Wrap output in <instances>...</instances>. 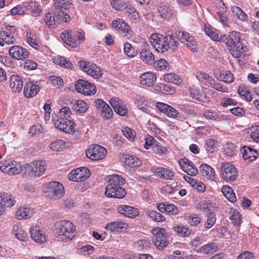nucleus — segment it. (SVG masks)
I'll return each instance as SVG.
<instances>
[{"instance_id": "c756f323", "label": "nucleus", "mask_w": 259, "mask_h": 259, "mask_svg": "<svg viewBox=\"0 0 259 259\" xmlns=\"http://www.w3.org/2000/svg\"><path fill=\"white\" fill-rule=\"evenodd\" d=\"M16 39L13 34L7 31H0V46H4L5 44L12 45L16 42Z\"/></svg>"}, {"instance_id": "c9c22d12", "label": "nucleus", "mask_w": 259, "mask_h": 259, "mask_svg": "<svg viewBox=\"0 0 259 259\" xmlns=\"http://www.w3.org/2000/svg\"><path fill=\"white\" fill-rule=\"evenodd\" d=\"M200 170L202 175L206 178L213 180L214 179V170L207 164H203L200 166Z\"/></svg>"}, {"instance_id": "09e8293b", "label": "nucleus", "mask_w": 259, "mask_h": 259, "mask_svg": "<svg viewBox=\"0 0 259 259\" xmlns=\"http://www.w3.org/2000/svg\"><path fill=\"white\" fill-rule=\"evenodd\" d=\"M163 79L168 82L179 85L182 82V79L176 74L167 73L164 75Z\"/></svg>"}, {"instance_id": "f704fd0d", "label": "nucleus", "mask_w": 259, "mask_h": 259, "mask_svg": "<svg viewBox=\"0 0 259 259\" xmlns=\"http://www.w3.org/2000/svg\"><path fill=\"white\" fill-rule=\"evenodd\" d=\"M71 104L73 109L79 113H84L89 108L88 105L83 100H74Z\"/></svg>"}, {"instance_id": "de8ad7c7", "label": "nucleus", "mask_w": 259, "mask_h": 259, "mask_svg": "<svg viewBox=\"0 0 259 259\" xmlns=\"http://www.w3.org/2000/svg\"><path fill=\"white\" fill-rule=\"evenodd\" d=\"M124 163L132 167L139 166L141 162L138 158L135 156L128 155L125 158Z\"/></svg>"}, {"instance_id": "ea45409f", "label": "nucleus", "mask_w": 259, "mask_h": 259, "mask_svg": "<svg viewBox=\"0 0 259 259\" xmlns=\"http://www.w3.org/2000/svg\"><path fill=\"white\" fill-rule=\"evenodd\" d=\"M13 232L15 237L21 241H25L28 238L27 234L18 225H15L13 226Z\"/></svg>"}, {"instance_id": "864d4df0", "label": "nucleus", "mask_w": 259, "mask_h": 259, "mask_svg": "<svg viewBox=\"0 0 259 259\" xmlns=\"http://www.w3.org/2000/svg\"><path fill=\"white\" fill-rule=\"evenodd\" d=\"M174 230L180 237L188 236L190 234L191 231L187 227L183 226H178L174 227Z\"/></svg>"}, {"instance_id": "6ab92c4d", "label": "nucleus", "mask_w": 259, "mask_h": 259, "mask_svg": "<svg viewBox=\"0 0 259 259\" xmlns=\"http://www.w3.org/2000/svg\"><path fill=\"white\" fill-rule=\"evenodd\" d=\"M156 107L161 112H163L169 117L177 118L179 117V112L167 104L158 102L156 104Z\"/></svg>"}, {"instance_id": "c03bdc74", "label": "nucleus", "mask_w": 259, "mask_h": 259, "mask_svg": "<svg viewBox=\"0 0 259 259\" xmlns=\"http://www.w3.org/2000/svg\"><path fill=\"white\" fill-rule=\"evenodd\" d=\"M231 11L234 15L240 21H246L248 20L247 15L240 8L237 6H232L231 7Z\"/></svg>"}, {"instance_id": "c85d7f7f", "label": "nucleus", "mask_w": 259, "mask_h": 259, "mask_svg": "<svg viewBox=\"0 0 259 259\" xmlns=\"http://www.w3.org/2000/svg\"><path fill=\"white\" fill-rule=\"evenodd\" d=\"M10 87L13 92L19 93L22 89L23 82L21 78L18 75H12L10 76Z\"/></svg>"}, {"instance_id": "b1692460", "label": "nucleus", "mask_w": 259, "mask_h": 259, "mask_svg": "<svg viewBox=\"0 0 259 259\" xmlns=\"http://www.w3.org/2000/svg\"><path fill=\"white\" fill-rule=\"evenodd\" d=\"M14 200L11 198V195L8 193L0 194V215L5 210L6 207H10L14 204Z\"/></svg>"}, {"instance_id": "f8f14e48", "label": "nucleus", "mask_w": 259, "mask_h": 259, "mask_svg": "<svg viewBox=\"0 0 259 259\" xmlns=\"http://www.w3.org/2000/svg\"><path fill=\"white\" fill-rule=\"evenodd\" d=\"M112 26L119 33L125 37L127 39H130L132 37L133 31L129 25L121 19L114 20L112 22Z\"/></svg>"}, {"instance_id": "5701e85b", "label": "nucleus", "mask_w": 259, "mask_h": 259, "mask_svg": "<svg viewBox=\"0 0 259 259\" xmlns=\"http://www.w3.org/2000/svg\"><path fill=\"white\" fill-rule=\"evenodd\" d=\"M30 234L31 238L37 242L42 243L47 241L44 233L37 226L30 228Z\"/></svg>"}, {"instance_id": "37998d69", "label": "nucleus", "mask_w": 259, "mask_h": 259, "mask_svg": "<svg viewBox=\"0 0 259 259\" xmlns=\"http://www.w3.org/2000/svg\"><path fill=\"white\" fill-rule=\"evenodd\" d=\"M55 9L69 10L72 7V3L71 0H56L54 3Z\"/></svg>"}, {"instance_id": "aec40b11", "label": "nucleus", "mask_w": 259, "mask_h": 259, "mask_svg": "<svg viewBox=\"0 0 259 259\" xmlns=\"http://www.w3.org/2000/svg\"><path fill=\"white\" fill-rule=\"evenodd\" d=\"M109 103L117 114L121 116H125L127 113V109L122 100L118 98H112L110 100Z\"/></svg>"}, {"instance_id": "473e14b6", "label": "nucleus", "mask_w": 259, "mask_h": 259, "mask_svg": "<svg viewBox=\"0 0 259 259\" xmlns=\"http://www.w3.org/2000/svg\"><path fill=\"white\" fill-rule=\"evenodd\" d=\"M156 77L155 74L148 72L145 73L140 76L141 84L150 87L156 81Z\"/></svg>"}, {"instance_id": "3c124183", "label": "nucleus", "mask_w": 259, "mask_h": 259, "mask_svg": "<svg viewBox=\"0 0 259 259\" xmlns=\"http://www.w3.org/2000/svg\"><path fill=\"white\" fill-rule=\"evenodd\" d=\"M124 53L130 58L135 57L138 54V51L131 44L126 42L124 45Z\"/></svg>"}, {"instance_id": "4c0bfd02", "label": "nucleus", "mask_w": 259, "mask_h": 259, "mask_svg": "<svg viewBox=\"0 0 259 259\" xmlns=\"http://www.w3.org/2000/svg\"><path fill=\"white\" fill-rule=\"evenodd\" d=\"M32 210L27 207H21L16 212V218L18 220L27 219L32 216Z\"/></svg>"}, {"instance_id": "2f4dec72", "label": "nucleus", "mask_w": 259, "mask_h": 259, "mask_svg": "<svg viewBox=\"0 0 259 259\" xmlns=\"http://www.w3.org/2000/svg\"><path fill=\"white\" fill-rule=\"evenodd\" d=\"M242 154L244 159L248 160L249 161L255 160L258 155L257 152L255 150L247 146H244L243 148Z\"/></svg>"}, {"instance_id": "79ce46f5", "label": "nucleus", "mask_w": 259, "mask_h": 259, "mask_svg": "<svg viewBox=\"0 0 259 259\" xmlns=\"http://www.w3.org/2000/svg\"><path fill=\"white\" fill-rule=\"evenodd\" d=\"M127 226L126 224L120 221L112 222L108 224L105 229L111 231H119L123 229H125Z\"/></svg>"}, {"instance_id": "e433bc0d", "label": "nucleus", "mask_w": 259, "mask_h": 259, "mask_svg": "<svg viewBox=\"0 0 259 259\" xmlns=\"http://www.w3.org/2000/svg\"><path fill=\"white\" fill-rule=\"evenodd\" d=\"M23 6L25 8L30 10L32 14L35 16H39L41 12L38 3L36 2H24L23 3Z\"/></svg>"}, {"instance_id": "bf43d9fd", "label": "nucleus", "mask_w": 259, "mask_h": 259, "mask_svg": "<svg viewBox=\"0 0 259 259\" xmlns=\"http://www.w3.org/2000/svg\"><path fill=\"white\" fill-rule=\"evenodd\" d=\"M207 222L204 224V227L206 228L209 229L212 227L215 223V215L212 212H208L207 214Z\"/></svg>"}, {"instance_id": "9d476101", "label": "nucleus", "mask_w": 259, "mask_h": 259, "mask_svg": "<svg viewBox=\"0 0 259 259\" xmlns=\"http://www.w3.org/2000/svg\"><path fill=\"white\" fill-rule=\"evenodd\" d=\"M75 87L77 92L84 95H94L96 92V88L94 84L81 79L76 81Z\"/></svg>"}, {"instance_id": "8fccbe9b", "label": "nucleus", "mask_w": 259, "mask_h": 259, "mask_svg": "<svg viewBox=\"0 0 259 259\" xmlns=\"http://www.w3.org/2000/svg\"><path fill=\"white\" fill-rule=\"evenodd\" d=\"M112 7L117 11H122L126 7L127 0H110Z\"/></svg>"}, {"instance_id": "20e7f679", "label": "nucleus", "mask_w": 259, "mask_h": 259, "mask_svg": "<svg viewBox=\"0 0 259 259\" xmlns=\"http://www.w3.org/2000/svg\"><path fill=\"white\" fill-rule=\"evenodd\" d=\"M25 174L32 177L42 176L47 169L46 162L43 160H36L29 164L26 163L23 166Z\"/></svg>"}, {"instance_id": "4468645a", "label": "nucleus", "mask_w": 259, "mask_h": 259, "mask_svg": "<svg viewBox=\"0 0 259 259\" xmlns=\"http://www.w3.org/2000/svg\"><path fill=\"white\" fill-rule=\"evenodd\" d=\"M56 127L65 133L70 134L74 132V123L71 120L59 117L55 122Z\"/></svg>"}, {"instance_id": "052dcab7", "label": "nucleus", "mask_w": 259, "mask_h": 259, "mask_svg": "<svg viewBox=\"0 0 259 259\" xmlns=\"http://www.w3.org/2000/svg\"><path fill=\"white\" fill-rule=\"evenodd\" d=\"M203 115L208 119L217 120L220 118L217 110H207L203 112Z\"/></svg>"}, {"instance_id": "e2e57ef3", "label": "nucleus", "mask_w": 259, "mask_h": 259, "mask_svg": "<svg viewBox=\"0 0 259 259\" xmlns=\"http://www.w3.org/2000/svg\"><path fill=\"white\" fill-rule=\"evenodd\" d=\"M159 37L162 38L161 34L153 33L149 38L150 43L156 51L159 42L160 41V38H159Z\"/></svg>"}, {"instance_id": "72a5a7b5", "label": "nucleus", "mask_w": 259, "mask_h": 259, "mask_svg": "<svg viewBox=\"0 0 259 259\" xmlns=\"http://www.w3.org/2000/svg\"><path fill=\"white\" fill-rule=\"evenodd\" d=\"M237 46L234 49H230V53L232 56L236 58L240 57L242 55H246L245 52L247 50L246 46H243L242 44L237 42Z\"/></svg>"}, {"instance_id": "cd10ccee", "label": "nucleus", "mask_w": 259, "mask_h": 259, "mask_svg": "<svg viewBox=\"0 0 259 259\" xmlns=\"http://www.w3.org/2000/svg\"><path fill=\"white\" fill-rule=\"evenodd\" d=\"M117 211L123 215L131 218H134L139 214L137 209L128 205L119 206Z\"/></svg>"}, {"instance_id": "13d9d810", "label": "nucleus", "mask_w": 259, "mask_h": 259, "mask_svg": "<svg viewBox=\"0 0 259 259\" xmlns=\"http://www.w3.org/2000/svg\"><path fill=\"white\" fill-rule=\"evenodd\" d=\"M218 142L213 139H208L206 141V149L208 152L212 153L217 150Z\"/></svg>"}, {"instance_id": "5fc2aeb1", "label": "nucleus", "mask_w": 259, "mask_h": 259, "mask_svg": "<svg viewBox=\"0 0 259 259\" xmlns=\"http://www.w3.org/2000/svg\"><path fill=\"white\" fill-rule=\"evenodd\" d=\"M146 213L151 219L155 221L161 222L165 220L164 217L156 211L149 210Z\"/></svg>"}, {"instance_id": "f3484780", "label": "nucleus", "mask_w": 259, "mask_h": 259, "mask_svg": "<svg viewBox=\"0 0 259 259\" xmlns=\"http://www.w3.org/2000/svg\"><path fill=\"white\" fill-rule=\"evenodd\" d=\"M239 33L232 31L231 35H224L220 37V40L224 42L229 48V50L231 49H234L237 46V42L240 40Z\"/></svg>"}, {"instance_id": "ddd939ff", "label": "nucleus", "mask_w": 259, "mask_h": 259, "mask_svg": "<svg viewBox=\"0 0 259 259\" xmlns=\"http://www.w3.org/2000/svg\"><path fill=\"white\" fill-rule=\"evenodd\" d=\"M0 169L9 175H17L22 170L20 164L15 161L5 160L0 162Z\"/></svg>"}, {"instance_id": "7c9ffc66", "label": "nucleus", "mask_w": 259, "mask_h": 259, "mask_svg": "<svg viewBox=\"0 0 259 259\" xmlns=\"http://www.w3.org/2000/svg\"><path fill=\"white\" fill-rule=\"evenodd\" d=\"M54 15L55 16L56 25L63 22H67L70 21V16L62 10L54 9Z\"/></svg>"}, {"instance_id": "603ef678", "label": "nucleus", "mask_w": 259, "mask_h": 259, "mask_svg": "<svg viewBox=\"0 0 259 259\" xmlns=\"http://www.w3.org/2000/svg\"><path fill=\"white\" fill-rule=\"evenodd\" d=\"M27 40L28 44L35 49H38L39 45L36 36L31 33L27 32L26 34Z\"/></svg>"}, {"instance_id": "39448f33", "label": "nucleus", "mask_w": 259, "mask_h": 259, "mask_svg": "<svg viewBox=\"0 0 259 259\" xmlns=\"http://www.w3.org/2000/svg\"><path fill=\"white\" fill-rule=\"evenodd\" d=\"M61 37L65 44L72 47L78 46L84 39L81 33L68 30L61 33Z\"/></svg>"}, {"instance_id": "bb28decb", "label": "nucleus", "mask_w": 259, "mask_h": 259, "mask_svg": "<svg viewBox=\"0 0 259 259\" xmlns=\"http://www.w3.org/2000/svg\"><path fill=\"white\" fill-rule=\"evenodd\" d=\"M214 74L215 78L221 81L230 83L234 80V75L229 71L217 70Z\"/></svg>"}, {"instance_id": "a19ab883", "label": "nucleus", "mask_w": 259, "mask_h": 259, "mask_svg": "<svg viewBox=\"0 0 259 259\" xmlns=\"http://www.w3.org/2000/svg\"><path fill=\"white\" fill-rule=\"evenodd\" d=\"M158 11L160 16L164 19H169L172 15V11L167 4H160Z\"/></svg>"}, {"instance_id": "dca6fc26", "label": "nucleus", "mask_w": 259, "mask_h": 259, "mask_svg": "<svg viewBox=\"0 0 259 259\" xmlns=\"http://www.w3.org/2000/svg\"><path fill=\"white\" fill-rule=\"evenodd\" d=\"M90 175V170L87 168L82 167L72 170L69 175V178L74 182L83 181L88 178Z\"/></svg>"}, {"instance_id": "1a4fd4ad", "label": "nucleus", "mask_w": 259, "mask_h": 259, "mask_svg": "<svg viewBox=\"0 0 259 259\" xmlns=\"http://www.w3.org/2000/svg\"><path fill=\"white\" fill-rule=\"evenodd\" d=\"M46 192L54 198H61L64 194V188L62 184L57 181L48 183L46 186Z\"/></svg>"}, {"instance_id": "6e6552de", "label": "nucleus", "mask_w": 259, "mask_h": 259, "mask_svg": "<svg viewBox=\"0 0 259 259\" xmlns=\"http://www.w3.org/2000/svg\"><path fill=\"white\" fill-rule=\"evenodd\" d=\"M87 156L92 160H99L104 158L107 154L105 148L98 145H92L86 151Z\"/></svg>"}, {"instance_id": "9b49d317", "label": "nucleus", "mask_w": 259, "mask_h": 259, "mask_svg": "<svg viewBox=\"0 0 259 259\" xmlns=\"http://www.w3.org/2000/svg\"><path fill=\"white\" fill-rule=\"evenodd\" d=\"M221 171L222 177L226 181H234L238 176L237 169L229 163H223Z\"/></svg>"}, {"instance_id": "4d7b16f0", "label": "nucleus", "mask_w": 259, "mask_h": 259, "mask_svg": "<svg viewBox=\"0 0 259 259\" xmlns=\"http://www.w3.org/2000/svg\"><path fill=\"white\" fill-rule=\"evenodd\" d=\"M218 246L213 243L206 244L199 248L200 252L204 253H212L217 250Z\"/></svg>"}, {"instance_id": "a18cd8bd", "label": "nucleus", "mask_w": 259, "mask_h": 259, "mask_svg": "<svg viewBox=\"0 0 259 259\" xmlns=\"http://www.w3.org/2000/svg\"><path fill=\"white\" fill-rule=\"evenodd\" d=\"M222 191L226 198L230 201L233 202L236 200V198L235 194L233 192V189L229 186H223Z\"/></svg>"}, {"instance_id": "423d86ee", "label": "nucleus", "mask_w": 259, "mask_h": 259, "mask_svg": "<svg viewBox=\"0 0 259 259\" xmlns=\"http://www.w3.org/2000/svg\"><path fill=\"white\" fill-rule=\"evenodd\" d=\"M78 65L83 71L95 79H99L102 77L103 73L101 68L95 64L80 61L78 62Z\"/></svg>"}, {"instance_id": "58836bf2", "label": "nucleus", "mask_w": 259, "mask_h": 259, "mask_svg": "<svg viewBox=\"0 0 259 259\" xmlns=\"http://www.w3.org/2000/svg\"><path fill=\"white\" fill-rule=\"evenodd\" d=\"M140 55L141 59L146 63L152 64L155 62L154 56L149 50H142Z\"/></svg>"}, {"instance_id": "0e129e2a", "label": "nucleus", "mask_w": 259, "mask_h": 259, "mask_svg": "<svg viewBox=\"0 0 259 259\" xmlns=\"http://www.w3.org/2000/svg\"><path fill=\"white\" fill-rule=\"evenodd\" d=\"M101 114L105 119H108L112 117L113 112L108 104L105 105V107H103L101 110Z\"/></svg>"}, {"instance_id": "680f3d73", "label": "nucleus", "mask_w": 259, "mask_h": 259, "mask_svg": "<svg viewBox=\"0 0 259 259\" xmlns=\"http://www.w3.org/2000/svg\"><path fill=\"white\" fill-rule=\"evenodd\" d=\"M204 31L205 33L212 40L215 41L220 40V37L218 33L213 31L212 28L208 27H205L204 28Z\"/></svg>"}, {"instance_id": "a211bd4d", "label": "nucleus", "mask_w": 259, "mask_h": 259, "mask_svg": "<svg viewBox=\"0 0 259 259\" xmlns=\"http://www.w3.org/2000/svg\"><path fill=\"white\" fill-rule=\"evenodd\" d=\"M151 171L160 179L171 180L174 177V172L168 169L161 166H153Z\"/></svg>"}, {"instance_id": "774afa93", "label": "nucleus", "mask_w": 259, "mask_h": 259, "mask_svg": "<svg viewBox=\"0 0 259 259\" xmlns=\"http://www.w3.org/2000/svg\"><path fill=\"white\" fill-rule=\"evenodd\" d=\"M250 137L256 142L259 143V125H255L250 129Z\"/></svg>"}, {"instance_id": "412c9836", "label": "nucleus", "mask_w": 259, "mask_h": 259, "mask_svg": "<svg viewBox=\"0 0 259 259\" xmlns=\"http://www.w3.org/2000/svg\"><path fill=\"white\" fill-rule=\"evenodd\" d=\"M179 164L182 169L190 176H195L198 172L193 162L188 159H181L179 161Z\"/></svg>"}, {"instance_id": "2eb2a0df", "label": "nucleus", "mask_w": 259, "mask_h": 259, "mask_svg": "<svg viewBox=\"0 0 259 259\" xmlns=\"http://www.w3.org/2000/svg\"><path fill=\"white\" fill-rule=\"evenodd\" d=\"M10 56L13 59L20 60L26 58L28 56V51L22 47L14 45L9 50Z\"/></svg>"}, {"instance_id": "f257e3e1", "label": "nucleus", "mask_w": 259, "mask_h": 259, "mask_svg": "<svg viewBox=\"0 0 259 259\" xmlns=\"http://www.w3.org/2000/svg\"><path fill=\"white\" fill-rule=\"evenodd\" d=\"M124 184V179L120 176H111L106 187V195L109 197L123 198L126 194L125 190L121 187Z\"/></svg>"}, {"instance_id": "338daca9", "label": "nucleus", "mask_w": 259, "mask_h": 259, "mask_svg": "<svg viewBox=\"0 0 259 259\" xmlns=\"http://www.w3.org/2000/svg\"><path fill=\"white\" fill-rule=\"evenodd\" d=\"M152 149L155 153L158 155L164 154L166 151V148L165 147H162L161 145V144L158 142H157L153 145Z\"/></svg>"}, {"instance_id": "7ed1b4c3", "label": "nucleus", "mask_w": 259, "mask_h": 259, "mask_svg": "<svg viewBox=\"0 0 259 259\" xmlns=\"http://www.w3.org/2000/svg\"><path fill=\"white\" fill-rule=\"evenodd\" d=\"M152 233V240L157 249L162 250L168 246L169 243V237L164 229H153Z\"/></svg>"}, {"instance_id": "0eeeda50", "label": "nucleus", "mask_w": 259, "mask_h": 259, "mask_svg": "<svg viewBox=\"0 0 259 259\" xmlns=\"http://www.w3.org/2000/svg\"><path fill=\"white\" fill-rule=\"evenodd\" d=\"M176 36L183 44L186 45L191 51L197 52L198 50V45L196 40L189 33L185 31H177Z\"/></svg>"}, {"instance_id": "a878e982", "label": "nucleus", "mask_w": 259, "mask_h": 259, "mask_svg": "<svg viewBox=\"0 0 259 259\" xmlns=\"http://www.w3.org/2000/svg\"><path fill=\"white\" fill-rule=\"evenodd\" d=\"M39 91V87L33 82L28 81L24 86V94L27 98H31L36 96Z\"/></svg>"}, {"instance_id": "49530a36", "label": "nucleus", "mask_w": 259, "mask_h": 259, "mask_svg": "<svg viewBox=\"0 0 259 259\" xmlns=\"http://www.w3.org/2000/svg\"><path fill=\"white\" fill-rule=\"evenodd\" d=\"M49 147L51 149L55 151H61L66 147L65 142L62 140H56L53 141Z\"/></svg>"}, {"instance_id": "69168bd1", "label": "nucleus", "mask_w": 259, "mask_h": 259, "mask_svg": "<svg viewBox=\"0 0 259 259\" xmlns=\"http://www.w3.org/2000/svg\"><path fill=\"white\" fill-rule=\"evenodd\" d=\"M187 218L188 223L191 226H197L201 222V219L196 214H191Z\"/></svg>"}, {"instance_id": "393cba45", "label": "nucleus", "mask_w": 259, "mask_h": 259, "mask_svg": "<svg viewBox=\"0 0 259 259\" xmlns=\"http://www.w3.org/2000/svg\"><path fill=\"white\" fill-rule=\"evenodd\" d=\"M213 3L219 10V11L216 13V15L218 16L220 22L224 25H226L227 24V17L225 15V13L226 12V7L222 0H214Z\"/></svg>"}, {"instance_id": "6e6d98bb", "label": "nucleus", "mask_w": 259, "mask_h": 259, "mask_svg": "<svg viewBox=\"0 0 259 259\" xmlns=\"http://www.w3.org/2000/svg\"><path fill=\"white\" fill-rule=\"evenodd\" d=\"M54 63L57 64L61 65L62 67H64L65 68L72 69L73 65L68 60L66 59L64 57H59L57 59H54Z\"/></svg>"}, {"instance_id": "4be33fe9", "label": "nucleus", "mask_w": 259, "mask_h": 259, "mask_svg": "<svg viewBox=\"0 0 259 259\" xmlns=\"http://www.w3.org/2000/svg\"><path fill=\"white\" fill-rule=\"evenodd\" d=\"M164 45L161 48L163 49L162 51H167L171 49L172 50L178 47V41L175 39V36L170 32H167L165 35L164 40Z\"/></svg>"}, {"instance_id": "f03ea898", "label": "nucleus", "mask_w": 259, "mask_h": 259, "mask_svg": "<svg viewBox=\"0 0 259 259\" xmlns=\"http://www.w3.org/2000/svg\"><path fill=\"white\" fill-rule=\"evenodd\" d=\"M75 226L70 221L63 220L56 225L55 234L56 238L59 241L70 240L74 236Z\"/></svg>"}]
</instances>
